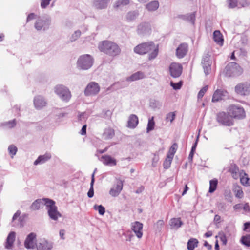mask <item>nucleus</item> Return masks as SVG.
<instances>
[{
    "label": "nucleus",
    "mask_w": 250,
    "mask_h": 250,
    "mask_svg": "<svg viewBox=\"0 0 250 250\" xmlns=\"http://www.w3.org/2000/svg\"><path fill=\"white\" fill-rule=\"evenodd\" d=\"M137 33L141 35H147L150 33L151 26L149 23L143 22L140 23L137 28Z\"/></svg>",
    "instance_id": "2eb2a0df"
},
{
    "label": "nucleus",
    "mask_w": 250,
    "mask_h": 250,
    "mask_svg": "<svg viewBox=\"0 0 250 250\" xmlns=\"http://www.w3.org/2000/svg\"><path fill=\"white\" fill-rule=\"evenodd\" d=\"M217 208L220 210H225L226 208V206L224 203H219L217 204Z\"/></svg>",
    "instance_id": "e2e57ef3"
},
{
    "label": "nucleus",
    "mask_w": 250,
    "mask_h": 250,
    "mask_svg": "<svg viewBox=\"0 0 250 250\" xmlns=\"http://www.w3.org/2000/svg\"><path fill=\"white\" fill-rule=\"evenodd\" d=\"M213 40L219 45L222 46L223 45L224 40L220 31L215 30L213 32Z\"/></svg>",
    "instance_id": "7c9ffc66"
},
{
    "label": "nucleus",
    "mask_w": 250,
    "mask_h": 250,
    "mask_svg": "<svg viewBox=\"0 0 250 250\" xmlns=\"http://www.w3.org/2000/svg\"><path fill=\"white\" fill-rule=\"evenodd\" d=\"M239 8L245 7L248 5V3L246 0H238Z\"/></svg>",
    "instance_id": "052dcab7"
},
{
    "label": "nucleus",
    "mask_w": 250,
    "mask_h": 250,
    "mask_svg": "<svg viewBox=\"0 0 250 250\" xmlns=\"http://www.w3.org/2000/svg\"><path fill=\"white\" fill-rule=\"evenodd\" d=\"M171 86L173 87L174 89L177 90L181 88L182 86V82H179L177 83H174L172 82L170 83Z\"/></svg>",
    "instance_id": "6e6d98bb"
},
{
    "label": "nucleus",
    "mask_w": 250,
    "mask_h": 250,
    "mask_svg": "<svg viewBox=\"0 0 250 250\" xmlns=\"http://www.w3.org/2000/svg\"><path fill=\"white\" fill-rule=\"evenodd\" d=\"M5 125L8 126V128H12L16 125V121L15 119L10 121L8 122H6L4 123V124Z\"/></svg>",
    "instance_id": "4d7b16f0"
},
{
    "label": "nucleus",
    "mask_w": 250,
    "mask_h": 250,
    "mask_svg": "<svg viewBox=\"0 0 250 250\" xmlns=\"http://www.w3.org/2000/svg\"><path fill=\"white\" fill-rule=\"evenodd\" d=\"M21 213V212L20 210H17L16 212L14 214L12 220V225L13 226L17 227L20 225V227H21V219L20 217Z\"/></svg>",
    "instance_id": "c85d7f7f"
},
{
    "label": "nucleus",
    "mask_w": 250,
    "mask_h": 250,
    "mask_svg": "<svg viewBox=\"0 0 250 250\" xmlns=\"http://www.w3.org/2000/svg\"><path fill=\"white\" fill-rule=\"evenodd\" d=\"M224 73L226 77H235L242 74L243 69L237 63L231 62L226 65Z\"/></svg>",
    "instance_id": "20e7f679"
},
{
    "label": "nucleus",
    "mask_w": 250,
    "mask_h": 250,
    "mask_svg": "<svg viewBox=\"0 0 250 250\" xmlns=\"http://www.w3.org/2000/svg\"><path fill=\"white\" fill-rule=\"evenodd\" d=\"M175 118V114L174 112L168 113L167 115L166 120L167 121H170V123H172Z\"/></svg>",
    "instance_id": "603ef678"
},
{
    "label": "nucleus",
    "mask_w": 250,
    "mask_h": 250,
    "mask_svg": "<svg viewBox=\"0 0 250 250\" xmlns=\"http://www.w3.org/2000/svg\"><path fill=\"white\" fill-rule=\"evenodd\" d=\"M235 90L236 92L238 94L246 95L250 92V85L241 83L235 86Z\"/></svg>",
    "instance_id": "4468645a"
},
{
    "label": "nucleus",
    "mask_w": 250,
    "mask_h": 250,
    "mask_svg": "<svg viewBox=\"0 0 250 250\" xmlns=\"http://www.w3.org/2000/svg\"><path fill=\"white\" fill-rule=\"evenodd\" d=\"M173 157L170 156H168L167 155V157L166 159H165V160L164 162V164H163L164 167L165 169H167L170 167L171 163L172 160L173 159Z\"/></svg>",
    "instance_id": "a19ab883"
},
{
    "label": "nucleus",
    "mask_w": 250,
    "mask_h": 250,
    "mask_svg": "<svg viewBox=\"0 0 250 250\" xmlns=\"http://www.w3.org/2000/svg\"><path fill=\"white\" fill-rule=\"evenodd\" d=\"M183 70L182 66L181 64L173 62L169 66V71L170 75L173 78H176L180 76Z\"/></svg>",
    "instance_id": "9b49d317"
},
{
    "label": "nucleus",
    "mask_w": 250,
    "mask_h": 250,
    "mask_svg": "<svg viewBox=\"0 0 250 250\" xmlns=\"http://www.w3.org/2000/svg\"><path fill=\"white\" fill-rule=\"evenodd\" d=\"M134 51L140 55L150 53L148 55V59L151 60L157 56L158 46V45H155L152 42H144L135 46L134 48Z\"/></svg>",
    "instance_id": "f257e3e1"
},
{
    "label": "nucleus",
    "mask_w": 250,
    "mask_h": 250,
    "mask_svg": "<svg viewBox=\"0 0 250 250\" xmlns=\"http://www.w3.org/2000/svg\"><path fill=\"white\" fill-rule=\"evenodd\" d=\"M217 182H218L217 180H211L210 181L209 192L212 193L215 190L217 185Z\"/></svg>",
    "instance_id": "79ce46f5"
},
{
    "label": "nucleus",
    "mask_w": 250,
    "mask_h": 250,
    "mask_svg": "<svg viewBox=\"0 0 250 250\" xmlns=\"http://www.w3.org/2000/svg\"><path fill=\"white\" fill-rule=\"evenodd\" d=\"M125 6V0H118L116 1L114 5V7L117 10H122Z\"/></svg>",
    "instance_id": "ea45409f"
},
{
    "label": "nucleus",
    "mask_w": 250,
    "mask_h": 250,
    "mask_svg": "<svg viewBox=\"0 0 250 250\" xmlns=\"http://www.w3.org/2000/svg\"><path fill=\"white\" fill-rule=\"evenodd\" d=\"M227 94L228 92L226 90L216 89L213 94L212 102L215 103L222 100L223 97L227 96Z\"/></svg>",
    "instance_id": "a211bd4d"
},
{
    "label": "nucleus",
    "mask_w": 250,
    "mask_h": 250,
    "mask_svg": "<svg viewBox=\"0 0 250 250\" xmlns=\"http://www.w3.org/2000/svg\"><path fill=\"white\" fill-rule=\"evenodd\" d=\"M202 64L206 75H208L211 71L212 60L208 54L205 55L202 59Z\"/></svg>",
    "instance_id": "f8f14e48"
},
{
    "label": "nucleus",
    "mask_w": 250,
    "mask_h": 250,
    "mask_svg": "<svg viewBox=\"0 0 250 250\" xmlns=\"http://www.w3.org/2000/svg\"><path fill=\"white\" fill-rule=\"evenodd\" d=\"M240 242L246 246L250 247V234L242 236Z\"/></svg>",
    "instance_id": "4c0bfd02"
},
{
    "label": "nucleus",
    "mask_w": 250,
    "mask_h": 250,
    "mask_svg": "<svg viewBox=\"0 0 250 250\" xmlns=\"http://www.w3.org/2000/svg\"><path fill=\"white\" fill-rule=\"evenodd\" d=\"M55 93L63 101L68 102L71 97L70 90L66 86L58 85L55 87Z\"/></svg>",
    "instance_id": "0eeeda50"
},
{
    "label": "nucleus",
    "mask_w": 250,
    "mask_h": 250,
    "mask_svg": "<svg viewBox=\"0 0 250 250\" xmlns=\"http://www.w3.org/2000/svg\"><path fill=\"white\" fill-rule=\"evenodd\" d=\"M145 77L144 73L138 71L127 78L128 81H133L143 79Z\"/></svg>",
    "instance_id": "f704fd0d"
},
{
    "label": "nucleus",
    "mask_w": 250,
    "mask_h": 250,
    "mask_svg": "<svg viewBox=\"0 0 250 250\" xmlns=\"http://www.w3.org/2000/svg\"><path fill=\"white\" fill-rule=\"evenodd\" d=\"M46 207L48 216L52 220L57 221L59 217H62V214L58 211L55 202L53 200L47 199Z\"/></svg>",
    "instance_id": "39448f33"
},
{
    "label": "nucleus",
    "mask_w": 250,
    "mask_h": 250,
    "mask_svg": "<svg viewBox=\"0 0 250 250\" xmlns=\"http://www.w3.org/2000/svg\"><path fill=\"white\" fill-rule=\"evenodd\" d=\"M229 171L231 173L232 177L234 179H237L243 174L244 170L239 171L238 167L235 164H232L229 167Z\"/></svg>",
    "instance_id": "4be33fe9"
},
{
    "label": "nucleus",
    "mask_w": 250,
    "mask_h": 250,
    "mask_svg": "<svg viewBox=\"0 0 250 250\" xmlns=\"http://www.w3.org/2000/svg\"><path fill=\"white\" fill-rule=\"evenodd\" d=\"M100 51L111 56H115L120 53V49L117 44L110 41L100 42L98 46Z\"/></svg>",
    "instance_id": "f03ea898"
},
{
    "label": "nucleus",
    "mask_w": 250,
    "mask_h": 250,
    "mask_svg": "<svg viewBox=\"0 0 250 250\" xmlns=\"http://www.w3.org/2000/svg\"><path fill=\"white\" fill-rule=\"evenodd\" d=\"M159 160V157L158 155L154 154V157L152 160V166L153 167H155Z\"/></svg>",
    "instance_id": "5fc2aeb1"
},
{
    "label": "nucleus",
    "mask_w": 250,
    "mask_h": 250,
    "mask_svg": "<svg viewBox=\"0 0 250 250\" xmlns=\"http://www.w3.org/2000/svg\"><path fill=\"white\" fill-rule=\"evenodd\" d=\"M94 209L96 210H98L99 213L100 215H104L105 213V208L102 205H95L94 206Z\"/></svg>",
    "instance_id": "49530a36"
},
{
    "label": "nucleus",
    "mask_w": 250,
    "mask_h": 250,
    "mask_svg": "<svg viewBox=\"0 0 250 250\" xmlns=\"http://www.w3.org/2000/svg\"><path fill=\"white\" fill-rule=\"evenodd\" d=\"M36 15L34 13H32L28 15L27 18V22H28L29 21L33 20L35 18Z\"/></svg>",
    "instance_id": "69168bd1"
},
{
    "label": "nucleus",
    "mask_w": 250,
    "mask_h": 250,
    "mask_svg": "<svg viewBox=\"0 0 250 250\" xmlns=\"http://www.w3.org/2000/svg\"><path fill=\"white\" fill-rule=\"evenodd\" d=\"M188 50L187 43H181L176 49V54L178 58H183L186 54Z\"/></svg>",
    "instance_id": "412c9836"
},
{
    "label": "nucleus",
    "mask_w": 250,
    "mask_h": 250,
    "mask_svg": "<svg viewBox=\"0 0 250 250\" xmlns=\"http://www.w3.org/2000/svg\"><path fill=\"white\" fill-rule=\"evenodd\" d=\"M240 178V182L243 185L245 186H250V178L248 177V174L244 171Z\"/></svg>",
    "instance_id": "72a5a7b5"
},
{
    "label": "nucleus",
    "mask_w": 250,
    "mask_h": 250,
    "mask_svg": "<svg viewBox=\"0 0 250 250\" xmlns=\"http://www.w3.org/2000/svg\"><path fill=\"white\" fill-rule=\"evenodd\" d=\"M164 225V221L162 220H159L154 224V227L157 231H160Z\"/></svg>",
    "instance_id": "a18cd8bd"
},
{
    "label": "nucleus",
    "mask_w": 250,
    "mask_h": 250,
    "mask_svg": "<svg viewBox=\"0 0 250 250\" xmlns=\"http://www.w3.org/2000/svg\"><path fill=\"white\" fill-rule=\"evenodd\" d=\"M208 89V85H206L200 90L198 94V99H201L204 96L205 93L207 92Z\"/></svg>",
    "instance_id": "864d4df0"
},
{
    "label": "nucleus",
    "mask_w": 250,
    "mask_h": 250,
    "mask_svg": "<svg viewBox=\"0 0 250 250\" xmlns=\"http://www.w3.org/2000/svg\"><path fill=\"white\" fill-rule=\"evenodd\" d=\"M229 114L225 112L218 113L216 116V120L220 124L225 126H231L233 123Z\"/></svg>",
    "instance_id": "9d476101"
},
{
    "label": "nucleus",
    "mask_w": 250,
    "mask_h": 250,
    "mask_svg": "<svg viewBox=\"0 0 250 250\" xmlns=\"http://www.w3.org/2000/svg\"><path fill=\"white\" fill-rule=\"evenodd\" d=\"M46 102L41 96H37L34 98V104L37 109H40L46 105Z\"/></svg>",
    "instance_id": "a878e982"
},
{
    "label": "nucleus",
    "mask_w": 250,
    "mask_h": 250,
    "mask_svg": "<svg viewBox=\"0 0 250 250\" xmlns=\"http://www.w3.org/2000/svg\"><path fill=\"white\" fill-rule=\"evenodd\" d=\"M199 136V135H198L197 136L196 140L195 143L193 144V146H192L191 150V151H192V152H194L195 151V149H196V148L197 146V143H198V141Z\"/></svg>",
    "instance_id": "0e129e2a"
},
{
    "label": "nucleus",
    "mask_w": 250,
    "mask_h": 250,
    "mask_svg": "<svg viewBox=\"0 0 250 250\" xmlns=\"http://www.w3.org/2000/svg\"><path fill=\"white\" fill-rule=\"evenodd\" d=\"M47 199L49 198L38 199L34 201L30 207L32 210H37L40 209L43 205L46 206Z\"/></svg>",
    "instance_id": "aec40b11"
},
{
    "label": "nucleus",
    "mask_w": 250,
    "mask_h": 250,
    "mask_svg": "<svg viewBox=\"0 0 250 250\" xmlns=\"http://www.w3.org/2000/svg\"><path fill=\"white\" fill-rule=\"evenodd\" d=\"M115 133L113 129L111 128H105L102 134V138L104 140L111 139L114 136Z\"/></svg>",
    "instance_id": "c756f323"
},
{
    "label": "nucleus",
    "mask_w": 250,
    "mask_h": 250,
    "mask_svg": "<svg viewBox=\"0 0 250 250\" xmlns=\"http://www.w3.org/2000/svg\"><path fill=\"white\" fill-rule=\"evenodd\" d=\"M169 224L172 228L178 229L183 225L180 218H172L170 220Z\"/></svg>",
    "instance_id": "473e14b6"
},
{
    "label": "nucleus",
    "mask_w": 250,
    "mask_h": 250,
    "mask_svg": "<svg viewBox=\"0 0 250 250\" xmlns=\"http://www.w3.org/2000/svg\"><path fill=\"white\" fill-rule=\"evenodd\" d=\"M243 192L241 190H238L236 193V196L238 198H241L243 197Z\"/></svg>",
    "instance_id": "774afa93"
},
{
    "label": "nucleus",
    "mask_w": 250,
    "mask_h": 250,
    "mask_svg": "<svg viewBox=\"0 0 250 250\" xmlns=\"http://www.w3.org/2000/svg\"><path fill=\"white\" fill-rule=\"evenodd\" d=\"M37 250H51L53 247L52 242L41 240L36 246Z\"/></svg>",
    "instance_id": "6ab92c4d"
},
{
    "label": "nucleus",
    "mask_w": 250,
    "mask_h": 250,
    "mask_svg": "<svg viewBox=\"0 0 250 250\" xmlns=\"http://www.w3.org/2000/svg\"><path fill=\"white\" fill-rule=\"evenodd\" d=\"M154 124L155 123L153 121V118L152 117L151 119H149L148 121L146 128L147 132H149V131L152 130L154 129Z\"/></svg>",
    "instance_id": "09e8293b"
},
{
    "label": "nucleus",
    "mask_w": 250,
    "mask_h": 250,
    "mask_svg": "<svg viewBox=\"0 0 250 250\" xmlns=\"http://www.w3.org/2000/svg\"><path fill=\"white\" fill-rule=\"evenodd\" d=\"M143 226V224L138 221L131 223V229L138 239H141L142 237Z\"/></svg>",
    "instance_id": "ddd939ff"
},
{
    "label": "nucleus",
    "mask_w": 250,
    "mask_h": 250,
    "mask_svg": "<svg viewBox=\"0 0 250 250\" xmlns=\"http://www.w3.org/2000/svg\"><path fill=\"white\" fill-rule=\"evenodd\" d=\"M51 23V19L48 16L39 18L35 23V28L38 31H45L49 29Z\"/></svg>",
    "instance_id": "1a4fd4ad"
},
{
    "label": "nucleus",
    "mask_w": 250,
    "mask_h": 250,
    "mask_svg": "<svg viewBox=\"0 0 250 250\" xmlns=\"http://www.w3.org/2000/svg\"><path fill=\"white\" fill-rule=\"evenodd\" d=\"M159 6V3L158 1L154 0L151 1L146 5V9L149 11H156Z\"/></svg>",
    "instance_id": "2f4dec72"
},
{
    "label": "nucleus",
    "mask_w": 250,
    "mask_h": 250,
    "mask_svg": "<svg viewBox=\"0 0 250 250\" xmlns=\"http://www.w3.org/2000/svg\"><path fill=\"white\" fill-rule=\"evenodd\" d=\"M36 235L34 233H30L28 234L24 241V246L26 248L33 249L35 247Z\"/></svg>",
    "instance_id": "f3484780"
},
{
    "label": "nucleus",
    "mask_w": 250,
    "mask_h": 250,
    "mask_svg": "<svg viewBox=\"0 0 250 250\" xmlns=\"http://www.w3.org/2000/svg\"><path fill=\"white\" fill-rule=\"evenodd\" d=\"M94 59L90 55L84 54L80 56L77 61V67L80 70H87L93 64Z\"/></svg>",
    "instance_id": "7ed1b4c3"
},
{
    "label": "nucleus",
    "mask_w": 250,
    "mask_h": 250,
    "mask_svg": "<svg viewBox=\"0 0 250 250\" xmlns=\"http://www.w3.org/2000/svg\"><path fill=\"white\" fill-rule=\"evenodd\" d=\"M244 231L250 232V222H246L244 224Z\"/></svg>",
    "instance_id": "bf43d9fd"
},
{
    "label": "nucleus",
    "mask_w": 250,
    "mask_h": 250,
    "mask_svg": "<svg viewBox=\"0 0 250 250\" xmlns=\"http://www.w3.org/2000/svg\"><path fill=\"white\" fill-rule=\"evenodd\" d=\"M16 233L14 231L10 232L6 238L5 248L8 250H11L13 248L14 242L15 240Z\"/></svg>",
    "instance_id": "5701e85b"
},
{
    "label": "nucleus",
    "mask_w": 250,
    "mask_h": 250,
    "mask_svg": "<svg viewBox=\"0 0 250 250\" xmlns=\"http://www.w3.org/2000/svg\"><path fill=\"white\" fill-rule=\"evenodd\" d=\"M198 241L196 239H190L188 244L187 248L188 250H193L195 247H197Z\"/></svg>",
    "instance_id": "e433bc0d"
},
{
    "label": "nucleus",
    "mask_w": 250,
    "mask_h": 250,
    "mask_svg": "<svg viewBox=\"0 0 250 250\" xmlns=\"http://www.w3.org/2000/svg\"><path fill=\"white\" fill-rule=\"evenodd\" d=\"M81 35V32L80 30H77L74 32L70 38V41L73 42L77 40Z\"/></svg>",
    "instance_id": "8fccbe9b"
},
{
    "label": "nucleus",
    "mask_w": 250,
    "mask_h": 250,
    "mask_svg": "<svg viewBox=\"0 0 250 250\" xmlns=\"http://www.w3.org/2000/svg\"><path fill=\"white\" fill-rule=\"evenodd\" d=\"M51 0H41V6L42 8H45L50 3Z\"/></svg>",
    "instance_id": "13d9d810"
},
{
    "label": "nucleus",
    "mask_w": 250,
    "mask_h": 250,
    "mask_svg": "<svg viewBox=\"0 0 250 250\" xmlns=\"http://www.w3.org/2000/svg\"><path fill=\"white\" fill-rule=\"evenodd\" d=\"M100 90V86L95 82H90L86 86L84 90V94L86 96H95Z\"/></svg>",
    "instance_id": "6e6552de"
},
{
    "label": "nucleus",
    "mask_w": 250,
    "mask_h": 250,
    "mask_svg": "<svg viewBox=\"0 0 250 250\" xmlns=\"http://www.w3.org/2000/svg\"><path fill=\"white\" fill-rule=\"evenodd\" d=\"M228 112L230 116L233 118L242 119L246 117L244 109L237 105L232 104L229 106Z\"/></svg>",
    "instance_id": "423d86ee"
},
{
    "label": "nucleus",
    "mask_w": 250,
    "mask_h": 250,
    "mask_svg": "<svg viewBox=\"0 0 250 250\" xmlns=\"http://www.w3.org/2000/svg\"><path fill=\"white\" fill-rule=\"evenodd\" d=\"M86 125H83L82 128V129L81 130V134L82 135H84L86 134Z\"/></svg>",
    "instance_id": "338daca9"
},
{
    "label": "nucleus",
    "mask_w": 250,
    "mask_h": 250,
    "mask_svg": "<svg viewBox=\"0 0 250 250\" xmlns=\"http://www.w3.org/2000/svg\"><path fill=\"white\" fill-rule=\"evenodd\" d=\"M8 150L10 155H11V157L13 158L17 152V148L15 145H10L8 147Z\"/></svg>",
    "instance_id": "c03bdc74"
},
{
    "label": "nucleus",
    "mask_w": 250,
    "mask_h": 250,
    "mask_svg": "<svg viewBox=\"0 0 250 250\" xmlns=\"http://www.w3.org/2000/svg\"><path fill=\"white\" fill-rule=\"evenodd\" d=\"M213 221L215 224H218L221 222V217L219 215H215Z\"/></svg>",
    "instance_id": "680f3d73"
},
{
    "label": "nucleus",
    "mask_w": 250,
    "mask_h": 250,
    "mask_svg": "<svg viewBox=\"0 0 250 250\" xmlns=\"http://www.w3.org/2000/svg\"><path fill=\"white\" fill-rule=\"evenodd\" d=\"M139 120L137 116L134 114L130 115L127 121V127L130 128L134 129L138 125Z\"/></svg>",
    "instance_id": "bb28decb"
},
{
    "label": "nucleus",
    "mask_w": 250,
    "mask_h": 250,
    "mask_svg": "<svg viewBox=\"0 0 250 250\" xmlns=\"http://www.w3.org/2000/svg\"><path fill=\"white\" fill-rule=\"evenodd\" d=\"M110 0H93V6L97 9H104L107 7Z\"/></svg>",
    "instance_id": "b1692460"
},
{
    "label": "nucleus",
    "mask_w": 250,
    "mask_h": 250,
    "mask_svg": "<svg viewBox=\"0 0 250 250\" xmlns=\"http://www.w3.org/2000/svg\"><path fill=\"white\" fill-rule=\"evenodd\" d=\"M51 158V155L49 153H46L44 155L39 156L38 158L34 161V164L38 165L39 164H42L49 160Z\"/></svg>",
    "instance_id": "cd10ccee"
},
{
    "label": "nucleus",
    "mask_w": 250,
    "mask_h": 250,
    "mask_svg": "<svg viewBox=\"0 0 250 250\" xmlns=\"http://www.w3.org/2000/svg\"><path fill=\"white\" fill-rule=\"evenodd\" d=\"M97 168H95L94 170V172L93 173L91 177V181L90 183V187L89 189V191L87 193V196L89 198H92L94 196V188H93V185L95 181L94 179V174L95 171H96Z\"/></svg>",
    "instance_id": "c9c22d12"
},
{
    "label": "nucleus",
    "mask_w": 250,
    "mask_h": 250,
    "mask_svg": "<svg viewBox=\"0 0 250 250\" xmlns=\"http://www.w3.org/2000/svg\"><path fill=\"white\" fill-rule=\"evenodd\" d=\"M138 15V13L136 11L129 12L127 13L126 20L128 21H131L135 20Z\"/></svg>",
    "instance_id": "58836bf2"
},
{
    "label": "nucleus",
    "mask_w": 250,
    "mask_h": 250,
    "mask_svg": "<svg viewBox=\"0 0 250 250\" xmlns=\"http://www.w3.org/2000/svg\"><path fill=\"white\" fill-rule=\"evenodd\" d=\"M177 147H178L177 144L176 143H174L170 147V148L168 151L167 155L172 156L173 157V156L176 151Z\"/></svg>",
    "instance_id": "37998d69"
},
{
    "label": "nucleus",
    "mask_w": 250,
    "mask_h": 250,
    "mask_svg": "<svg viewBox=\"0 0 250 250\" xmlns=\"http://www.w3.org/2000/svg\"><path fill=\"white\" fill-rule=\"evenodd\" d=\"M123 182L120 180H117L116 184L111 188L109 194L113 197L117 196L123 189Z\"/></svg>",
    "instance_id": "dca6fc26"
},
{
    "label": "nucleus",
    "mask_w": 250,
    "mask_h": 250,
    "mask_svg": "<svg viewBox=\"0 0 250 250\" xmlns=\"http://www.w3.org/2000/svg\"><path fill=\"white\" fill-rule=\"evenodd\" d=\"M100 160L106 166H114L116 165V160L109 155H103L101 157Z\"/></svg>",
    "instance_id": "393cba45"
},
{
    "label": "nucleus",
    "mask_w": 250,
    "mask_h": 250,
    "mask_svg": "<svg viewBox=\"0 0 250 250\" xmlns=\"http://www.w3.org/2000/svg\"><path fill=\"white\" fill-rule=\"evenodd\" d=\"M238 0H228L229 7L230 8H234L239 6Z\"/></svg>",
    "instance_id": "de8ad7c7"
},
{
    "label": "nucleus",
    "mask_w": 250,
    "mask_h": 250,
    "mask_svg": "<svg viewBox=\"0 0 250 250\" xmlns=\"http://www.w3.org/2000/svg\"><path fill=\"white\" fill-rule=\"evenodd\" d=\"M88 116L85 112H82L78 115V119L81 122L85 121L87 119Z\"/></svg>",
    "instance_id": "3c124183"
}]
</instances>
